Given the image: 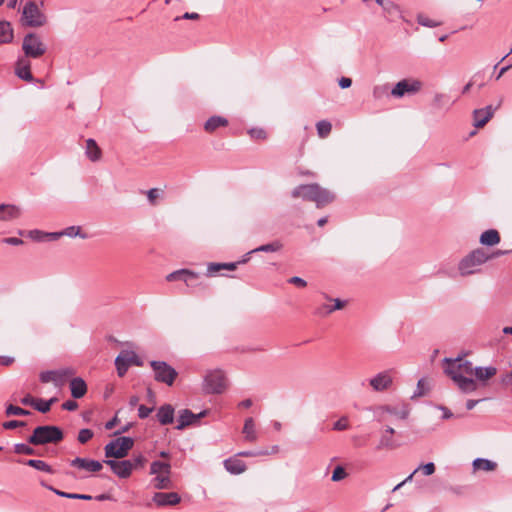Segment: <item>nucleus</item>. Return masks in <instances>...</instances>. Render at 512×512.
Instances as JSON below:
<instances>
[{
  "label": "nucleus",
  "mask_w": 512,
  "mask_h": 512,
  "mask_svg": "<svg viewBox=\"0 0 512 512\" xmlns=\"http://www.w3.org/2000/svg\"><path fill=\"white\" fill-rule=\"evenodd\" d=\"M443 362L445 374L453 380L461 392L469 394L478 389V383L472 378L475 368L470 361L457 357L444 358Z\"/></svg>",
  "instance_id": "f257e3e1"
},
{
  "label": "nucleus",
  "mask_w": 512,
  "mask_h": 512,
  "mask_svg": "<svg viewBox=\"0 0 512 512\" xmlns=\"http://www.w3.org/2000/svg\"><path fill=\"white\" fill-rule=\"evenodd\" d=\"M493 257L482 248H477L465 255L458 263L457 269L462 277L482 273V266Z\"/></svg>",
  "instance_id": "f03ea898"
},
{
  "label": "nucleus",
  "mask_w": 512,
  "mask_h": 512,
  "mask_svg": "<svg viewBox=\"0 0 512 512\" xmlns=\"http://www.w3.org/2000/svg\"><path fill=\"white\" fill-rule=\"evenodd\" d=\"M293 198H302L306 201H313L317 207L325 206L334 200V194L322 188L316 183L299 185L291 193Z\"/></svg>",
  "instance_id": "7ed1b4c3"
},
{
  "label": "nucleus",
  "mask_w": 512,
  "mask_h": 512,
  "mask_svg": "<svg viewBox=\"0 0 512 512\" xmlns=\"http://www.w3.org/2000/svg\"><path fill=\"white\" fill-rule=\"evenodd\" d=\"M64 438L62 430L57 426L45 425L38 426L28 438V443L32 445H45L49 443H58Z\"/></svg>",
  "instance_id": "20e7f679"
},
{
  "label": "nucleus",
  "mask_w": 512,
  "mask_h": 512,
  "mask_svg": "<svg viewBox=\"0 0 512 512\" xmlns=\"http://www.w3.org/2000/svg\"><path fill=\"white\" fill-rule=\"evenodd\" d=\"M227 389V378L221 369L210 370L204 376L203 390L207 394H222Z\"/></svg>",
  "instance_id": "39448f33"
},
{
  "label": "nucleus",
  "mask_w": 512,
  "mask_h": 512,
  "mask_svg": "<svg viewBox=\"0 0 512 512\" xmlns=\"http://www.w3.org/2000/svg\"><path fill=\"white\" fill-rule=\"evenodd\" d=\"M22 50L24 58L37 59L46 53L47 47L38 34L31 32L24 36L22 41Z\"/></svg>",
  "instance_id": "423d86ee"
},
{
  "label": "nucleus",
  "mask_w": 512,
  "mask_h": 512,
  "mask_svg": "<svg viewBox=\"0 0 512 512\" xmlns=\"http://www.w3.org/2000/svg\"><path fill=\"white\" fill-rule=\"evenodd\" d=\"M150 366L154 371V379L165 383L168 386L173 385L178 376L177 371L165 361L152 360Z\"/></svg>",
  "instance_id": "0eeeda50"
},
{
  "label": "nucleus",
  "mask_w": 512,
  "mask_h": 512,
  "mask_svg": "<svg viewBox=\"0 0 512 512\" xmlns=\"http://www.w3.org/2000/svg\"><path fill=\"white\" fill-rule=\"evenodd\" d=\"M422 88V82L417 79H402L391 89L390 95L400 99L405 96H413Z\"/></svg>",
  "instance_id": "6e6552de"
},
{
  "label": "nucleus",
  "mask_w": 512,
  "mask_h": 512,
  "mask_svg": "<svg viewBox=\"0 0 512 512\" xmlns=\"http://www.w3.org/2000/svg\"><path fill=\"white\" fill-rule=\"evenodd\" d=\"M131 365L142 366L143 361L134 351H131V350L121 351L120 354L115 359V366H116L118 375L120 377H123L127 373L128 368Z\"/></svg>",
  "instance_id": "1a4fd4ad"
},
{
  "label": "nucleus",
  "mask_w": 512,
  "mask_h": 512,
  "mask_svg": "<svg viewBox=\"0 0 512 512\" xmlns=\"http://www.w3.org/2000/svg\"><path fill=\"white\" fill-rule=\"evenodd\" d=\"M23 20L29 27H41L46 22L45 15L40 11L37 4L33 1L26 3L23 8Z\"/></svg>",
  "instance_id": "9d476101"
},
{
  "label": "nucleus",
  "mask_w": 512,
  "mask_h": 512,
  "mask_svg": "<svg viewBox=\"0 0 512 512\" xmlns=\"http://www.w3.org/2000/svg\"><path fill=\"white\" fill-rule=\"evenodd\" d=\"M73 374L74 371L71 368L44 371L40 374V381L43 383L52 382L56 387H62Z\"/></svg>",
  "instance_id": "9b49d317"
},
{
  "label": "nucleus",
  "mask_w": 512,
  "mask_h": 512,
  "mask_svg": "<svg viewBox=\"0 0 512 512\" xmlns=\"http://www.w3.org/2000/svg\"><path fill=\"white\" fill-rule=\"evenodd\" d=\"M198 279L199 274L188 269L176 270L166 276V280L169 282L182 280L188 287L191 288L201 285V283L198 282Z\"/></svg>",
  "instance_id": "f8f14e48"
},
{
  "label": "nucleus",
  "mask_w": 512,
  "mask_h": 512,
  "mask_svg": "<svg viewBox=\"0 0 512 512\" xmlns=\"http://www.w3.org/2000/svg\"><path fill=\"white\" fill-rule=\"evenodd\" d=\"M104 463L107 464L113 473L117 475L119 478L126 479L130 477L133 471V462L131 460H112L107 459L104 460Z\"/></svg>",
  "instance_id": "ddd939ff"
},
{
  "label": "nucleus",
  "mask_w": 512,
  "mask_h": 512,
  "mask_svg": "<svg viewBox=\"0 0 512 512\" xmlns=\"http://www.w3.org/2000/svg\"><path fill=\"white\" fill-rule=\"evenodd\" d=\"M393 378L391 371H382L369 380V385L376 392H382L391 387Z\"/></svg>",
  "instance_id": "4468645a"
},
{
  "label": "nucleus",
  "mask_w": 512,
  "mask_h": 512,
  "mask_svg": "<svg viewBox=\"0 0 512 512\" xmlns=\"http://www.w3.org/2000/svg\"><path fill=\"white\" fill-rule=\"evenodd\" d=\"M496 108L488 105L485 108L476 109L473 112V125L476 128L483 127L494 115Z\"/></svg>",
  "instance_id": "2eb2a0df"
},
{
  "label": "nucleus",
  "mask_w": 512,
  "mask_h": 512,
  "mask_svg": "<svg viewBox=\"0 0 512 512\" xmlns=\"http://www.w3.org/2000/svg\"><path fill=\"white\" fill-rule=\"evenodd\" d=\"M70 465L88 472H98L103 467L102 463L97 460L81 457H76L75 459L71 460Z\"/></svg>",
  "instance_id": "dca6fc26"
},
{
  "label": "nucleus",
  "mask_w": 512,
  "mask_h": 512,
  "mask_svg": "<svg viewBox=\"0 0 512 512\" xmlns=\"http://www.w3.org/2000/svg\"><path fill=\"white\" fill-rule=\"evenodd\" d=\"M30 69L31 63L29 59L19 57L15 65V74L17 75V77L27 82L34 81V77Z\"/></svg>",
  "instance_id": "f3484780"
},
{
  "label": "nucleus",
  "mask_w": 512,
  "mask_h": 512,
  "mask_svg": "<svg viewBox=\"0 0 512 512\" xmlns=\"http://www.w3.org/2000/svg\"><path fill=\"white\" fill-rule=\"evenodd\" d=\"M153 501L158 506H173L178 504L181 498L176 492H157L153 496Z\"/></svg>",
  "instance_id": "a211bd4d"
},
{
  "label": "nucleus",
  "mask_w": 512,
  "mask_h": 512,
  "mask_svg": "<svg viewBox=\"0 0 512 512\" xmlns=\"http://www.w3.org/2000/svg\"><path fill=\"white\" fill-rule=\"evenodd\" d=\"M21 216V209L18 206L10 204L0 205V220L10 221Z\"/></svg>",
  "instance_id": "6ab92c4d"
},
{
  "label": "nucleus",
  "mask_w": 512,
  "mask_h": 512,
  "mask_svg": "<svg viewBox=\"0 0 512 512\" xmlns=\"http://www.w3.org/2000/svg\"><path fill=\"white\" fill-rule=\"evenodd\" d=\"M382 414H381V418L382 420H384V416L383 414L384 413H387L389 415H392L398 419H406L409 415V409L406 405H402L401 407H398V406H390V405H387V406H383L380 408Z\"/></svg>",
  "instance_id": "aec40b11"
},
{
  "label": "nucleus",
  "mask_w": 512,
  "mask_h": 512,
  "mask_svg": "<svg viewBox=\"0 0 512 512\" xmlns=\"http://www.w3.org/2000/svg\"><path fill=\"white\" fill-rule=\"evenodd\" d=\"M156 416L160 424H171L174 421V408L170 404H165L158 409Z\"/></svg>",
  "instance_id": "412c9836"
},
{
  "label": "nucleus",
  "mask_w": 512,
  "mask_h": 512,
  "mask_svg": "<svg viewBox=\"0 0 512 512\" xmlns=\"http://www.w3.org/2000/svg\"><path fill=\"white\" fill-rule=\"evenodd\" d=\"M497 373V369L493 366L488 367H475L473 375L476 377V382L485 383L487 380L495 376Z\"/></svg>",
  "instance_id": "4be33fe9"
},
{
  "label": "nucleus",
  "mask_w": 512,
  "mask_h": 512,
  "mask_svg": "<svg viewBox=\"0 0 512 512\" xmlns=\"http://www.w3.org/2000/svg\"><path fill=\"white\" fill-rule=\"evenodd\" d=\"M70 390L74 398H82L87 392L86 382L80 377L73 378L70 381Z\"/></svg>",
  "instance_id": "5701e85b"
},
{
  "label": "nucleus",
  "mask_w": 512,
  "mask_h": 512,
  "mask_svg": "<svg viewBox=\"0 0 512 512\" xmlns=\"http://www.w3.org/2000/svg\"><path fill=\"white\" fill-rule=\"evenodd\" d=\"M104 450H105V457L106 458L122 459V458L126 457L125 453L123 452V450L119 446V443H118V441L116 439L110 441L109 443H107L105 445Z\"/></svg>",
  "instance_id": "b1692460"
},
{
  "label": "nucleus",
  "mask_w": 512,
  "mask_h": 512,
  "mask_svg": "<svg viewBox=\"0 0 512 512\" xmlns=\"http://www.w3.org/2000/svg\"><path fill=\"white\" fill-rule=\"evenodd\" d=\"M85 153L86 156L92 161L96 162L100 160L102 156V151L97 145L96 141L94 139H87L86 140V147H85Z\"/></svg>",
  "instance_id": "393cba45"
},
{
  "label": "nucleus",
  "mask_w": 512,
  "mask_h": 512,
  "mask_svg": "<svg viewBox=\"0 0 512 512\" xmlns=\"http://www.w3.org/2000/svg\"><path fill=\"white\" fill-rule=\"evenodd\" d=\"M225 469L234 475L243 473L246 470V465L242 460L236 458H229L224 461Z\"/></svg>",
  "instance_id": "a878e982"
},
{
  "label": "nucleus",
  "mask_w": 512,
  "mask_h": 512,
  "mask_svg": "<svg viewBox=\"0 0 512 512\" xmlns=\"http://www.w3.org/2000/svg\"><path fill=\"white\" fill-rule=\"evenodd\" d=\"M14 38V31L10 22L0 21V45L11 43Z\"/></svg>",
  "instance_id": "bb28decb"
},
{
  "label": "nucleus",
  "mask_w": 512,
  "mask_h": 512,
  "mask_svg": "<svg viewBox=\"0 0 512 512\" xmlns=\"http://www.w3.org/2000/svg\"><path fill=\"white\" fill-rule=\"evenodd\" d=\"M196 422L195 414L189 409L181 410L179 413L178 424L176 426L177 430H183L185 427L192 425Z\"/></svg>",
  "instance_id": "cd10ccee"
},
{
  "label": "nucleus",
  "mask_w": 512,
  "mask_h": 512,
  "mask_svg": "<svg viewBox=\"0 0 512 512\" xmlns=\"http://www.w3.org/2000/svg\"><path fill=\"white\" fill-rule=\"evenodd\" d=\"M244 438L248 442H255L258 439V435L255 429L254 419L249 417L245 419L244 426L242 429Z\"/></svg>",
  "instance_id": "c85d7f7f"
},
{
  "label": "nucleus",
  "mask_w": 512,
  "mask_h": 512,
  "mask_svg": "<svg viewBox=\"0 0 512 512\" xmlns=\"http://www.w3.org/2000/svg\"><path fill=\"white\" fill-rule=\"evenodd\" d=\"M325 298L328 300H332L334 302V307H330V305L324 304L321 307L317 308L316 314L320 316H326L335 310H340L345 306V302L336 298V299H330L328 296L325 295Z\"/></svg>",
  "instance_id": "c756f323"
},
{
  "label": "nucleus",
  "mask_w": 512,
  "mask_h": 512,
  "mask_svg": "<svg viewBox=\"0 0 512 512\" xmlns=\"http://www.w3.org/2000/svg\"><path fill=\"white\" fill-rule=\"evenodd\" d=\"M228 125V120L221 116H212L204 124L205 131L212 133L219 127Z\"/></svg>",
  "instance_id": "7c9ffc66"
},
{
  "label": "nucleus",
  "mask_w": 512,
  "mask_h": 512,
  "mask_svg": "<svg viewBox=\"0 0 512 512\" xmlns=\"http://www.w3.org/2000/svg\"><path fill=\"white\" fill-rule=\"evenodd\" d=\"M499 242H500L499 233L494 229L486 230L480 236V243L482 245L494 246V245L498 244Z\"/></svg>",
  "instance_id": "2f4dec72"
},
{
  "label": "nucleus",
  "mask_w": 512,
  "mask_h": 512,
  "mask_svg": "<svg viewBox=\"0 0 512 512\" xmlns=\"http://www.w3.org/2000/svg\"><path fill=\"white\" fill-rule=\"evenodd\" d=\"M41 485L46 487L47 489L53 491L56 495L60 497H65L69 499H80V500H91L92 496L86 494H77V493H68L64 491H60L58 489L53 488L52 486L46 485L44 482H41Z\"/></svg>",
  "instance_id": "473e14b6"
},
{
  "label": "nucleus",
  "mask_w": 512,
  "mask_h": 512,
  "mask_svg": "<svg viewBox=\"0 0 512 512\" xmlns=\"http://www.w3.org/2000/svg\"><path fill=\"white\" fill-rule=\"evenodd\" d=\"M474 470H482V471H494L497 467V464L489 459L484 458H476L473 461Z\"/></svg>",
  "instance_id": "72a5a7b5"
},
{
  "label": "nucleus",
  "mask_w": 512,
  "mask_h": 512,
  "mask_svg": "<svg viewBox=\"0 0 512 512\" xmlns=\"http://www.w3.org/2000/svg\"><path fill=\"white\" fill-rule=\"evenodd\" d=\"M283 248V244L281 241L279 240H275L273 242H270V243H267V244H264V245H261L255 249H252L250 251V253H257V252H267V253H272V252H278L280 251L281 249Z\"/></svg>",
  "instance_id": "f704fd0d"
},
{
  "label": "nucleus",
  "mask_w": 512,
  "mask_h": 512,
  "mask_svg": "<svg viewBox=\"0 0 512 512\" xmlns=\"http://www.w3.org/2000/svg\"><path fill=\"white\" fill-rule=\"evenodd\" d=\"M150 473L153 475L170 474L171 465L168 462L154 461L151 463Z\"/></svg>",
  "instance_id": "c9c22d12"
},
{
  "label": "nucleus",
  "mask_w": 512,
  "mask_h": 512,
  "mask_svg": "<svg viewBox=\"0 0 512 512\" xmlns=\"http://www.w3.org/2000/svg\"><path fill=\"white\" fill-rule=\"evenodd\" d=\"M22 463L25 465H28L30 467H33L39 471H43V472H46L49 474L54 473L53 468L42 460L30 459V460L24 461Z\"/></svg>",
  "instance_id": "e433bc0d"
},
{
  "label": "nucleus",
  "mask_w": 512,
  "mask_h": 512,
  "mask_svg": "<svg viewBox=\"0 0 512 512\" xmlns=\"http://www.w3.org/2000/svg\"><path fill=\"white\" fill-rule=\"evenodd\" d=\"M171 479H170V474H160V475H156L155 478L153 479V486L156 488V489H168L171 487Z\"/></svg>",
  "instance_id": "4c0bfd02"
},
{
  "label": "nucleus",
  "mask_w": 512,
  "mask_h": 512,
  "mask_svg": "<svg viewBox=\"0 0 512 512\" xmlns=\"http://www.w3.org/2000/svg\"><path fill=\"white\" fill-rule=\"evenodd\" d=\"M398 445L395 443L392 435L382 434L379 443L377 445V449H394Z\"/></svg>",
  "instance_id": "58836bf2"
},
{
  "label": "nucleus",
  "mask_w": 512,
  "mask_h": 512,
  "mask_svg": "<svg viewBox=\"0 0 512 512\" xmlns=\"http://www.w3.org/2000/svg\"><path fill=\"white\" fill-rule=\"evenodd\" d=\"M390 95L388 84L375 85L372 90V96L375 100H380Z\"/></svg>",
  "instance_id": "ea45409f"
},
{
  "label": "nucleus",
  "mask_w": 512,
  "mask_h": 512,
  "mask_svg": "<svg viewBox=\"0 0 512 512\" xmlns=\"http://www.w3.org/2000/svg\"><path fill=\"white\" fill-rule=\"evenodd\" d=\"M317 133L320 138H326L332 130V125L329 121L321 120L316 124Z\"/></svg>",
  "instance_id": "a19ab883"
},
{
  "label": "nucleus",
  "mask_w": 512,
  "mask_h": 512,
  "mask_svg": "<svg viewBox=\"0 0 512 512\" xmlns=\"http://www.w3.org/2000/svg\"><path fill=\"white\" fill-rule=\"evenodd\" d=\"M384 12L392 17H402V11L398 4H396L393 1H387V4H385Z\"/></svg>",
  "instance_id": "79ce46f5"
},
{
  "label": "nucleus",
  "mask_w": 512,
  "mask_h": 512,
  "mask_svg": "<svg viewBox=\"0 0 512 512\" xmlns=\"http://www.w3.org/2000/svg\"><path fill=\"white\" fill-rule=\"evenodd\" d=\"M56 401V398L49 400L39 399L35 402L34 408L41 413H47L51 409V405Z\"/></svg>",
  "instance_id": "37998d69"
},
{
  "label": "nucleus",
  "mask_w": 512,
  "mask_h": 512,
  "mask_svg": "<svg viewBox=\"0 0 512 512\" xmlns=\"http://www.w3.org/2000/svg\"><path fill=\"white\" fill-rule=\"evenodd\" d=\"M30 411L29 410H26V409H23L21 407H18V406H14L12 404H9L7 407H6V410H5V414L7 416H27V415H30Z\"/></svg>",
  "instance_id": "c03bdc74"
},
{
  "label": "nucleus",
  "mask_w": 512,
  "mask_h": 512,
  "mask_svg": "<svg viewBox=\"0 0 512 512\" xmlns=\"http://www.w3.org/2000/svg\"><path fill=\"white\" fill-rule=\"evenodd\" d=\"M119 443V446L127 456L129 451L133 448L134 440L131 437H119L116 439Z\"/></svg>",
  "instance_id": "a18cd8bd"
},
{
  "label": "nucleus",
  "mask_w": 512,
  "mask_h": 512,
  "mask_svg": "<svg viewBox=\"0 0 512 512\" xmlns=\"http://www.w3.org/2000/svg\"><path fill=\"white\" fill-rule=\"evenodd\" d=\"M119 443V446L127 456L129 451L133 448L134 440L131 437H119L116 439Z\"/></svg>",
  "instance_id": "49530a36"
},
{
  "label": "nucleus",
  "mask_w": 512,
  "mask_h": 512,
  "mask_svg": "<svg viewBox=\"0 0 512 512\" xmlns=\"http://www.w3.org/2000/svg\"><path fill=\"white\" fill-rule=\"evenodd\" d=\"M62 236L67 237H76L79 236L82 239H85L87 236L86 234L81 233V228L79 226H70L62 230Z\"/></svg>",
  "instance_id": "de8ad7c7"
},
{
  "label": "nucleus",
  "mask_w": 512,
  "mask_h": 512,
  "mask_svg": "<svg viewBox=\"0 0 512 512\" xmlns=\"http://www.w3.org/2000/svg\"><path fill=\"white\" fill-rule=\"evenodd\" d=\"M14 452L17 454H24V455H34L35 450L24 443H17L14 445Z\"/></svg>",
  "instance_id": "09e8293b"
},
{
  "label": "nucleus",
  "mask_w": 512,
  "mask_h": 512,
  "mask_svg": "<svg viewBox=\"0 0 512 512\" xmlns=\"http://www.w3.org/2000/svg\"><path fill=\"white\" fill-rule=\"evenodd\" d=\"M427 391H428V386H427L425 379H420L417 383V388L414 391L411 398L414 399L417 397H422L426 394Z\"/></svg>",
  "instance_id": "8fccbe9b"
},
{
  "label": "nucleus",
  "mask_w": 512,
  "mask_h": 512,
  "mask_svg": "<svg viewBox=\"0 0 512 512\" xmlns=\"http://www.w3.org/2000/svg\"><path fill=\"white\" fill-rule=\"evenodd\" d=\"M435 464L433 462H429V463H426V464H423V465H420L418 466L415 470H414V473H417L419 471H422V473L426 476H430L432 475L434 472H435Z\"/></svg>",
  "instance_id": "3c124183"
},
{
  "label": "nucleus",
  "mask_w": 512,
  "mask_h": 512,
  "mask_svg": "<svg viewBox=\"0 0 512 512\" xmlns=\"http://www.w3.org/2000/svg\"><path fill=\"white\" fill-rule=\"evenodd\" d=\"M93 435L94 433L92 430L88 428L81 429L78 433V441L81 444H85L93 437Z\"/></svg>",
  "instance_id": "603ef678"
},
{
  "label": "nucleus",
  "mask_w": 512,
  "mask_h": 512,
  "mask_svg": "<svg viewBox=\"0 0 512 512\" xmlns=\"http://www.w3.org/2000/svg\"><path fill=\"white\" fill-rule=\"evenodd\" d=\"M241 457H257V456H266L269 455V450H258V451H242L237 454Z\"/></svg>",
  "instance_id": "864d4df0"
},
{
  "label": "nucleus",
  "mask_w": 512,
  "mask_h": 512,
  "mask_svg": "<svg viewBox=\"0 0 512 512\" xmlns=\"http://www.w3.org/2000/svg\"><path fill=\"white\" fill-rule=\"evenodd\" d=\"M346 476H347V473L344 470V468L341 467V466H337L333 470L331 479H332V481L337 482V481H340V480L344 479Z\"/></svg>",
  "instance_id": "5fc2aeb1"
},
{
  "label": "nucleus",
  "mask_w": 512,
  "mask_h": 512,
  "mask_svg": "<svg viewBox=\"0 0 512 512\" xmlns=\"http://www.w3.org/2000/svg\"><path fill=\"white\" fill-rule=\"evenodd\" d=\"M26 423L24 421H19V420H10V421H6L2 424V427L6 430H12V429H16L18 427H23L25 426Z\"/></svg>",
  "instance_id": "6e6d98bb"
},
{
  "label": "nucleus",
  "mask_w": 512,
  "mask_h": 512,
  "mask_svg": "<svg viewBox=\"0 0 512 512\" xmlns=\"http://www.w3.org/2000/svg\"><path fill=\"white\" fill-rule=\"evenodd\" d=\"M348 418L346 416L341 417L338 421H336L333 425V429L337 431H343L348 429Z\"/></svg>",
  "instance_id": "4d7b16f0"
},
{
  "label": "nucleus",
  "mask_w": 512,
  "mask_h": 512,
  "mask_svg": "<svg viewBox=\"0 0 512 512\" xmlns=\"http://www.w3.org/2000/svg\"><path fill=\"white\" fill-rule=\"evenodd\" d=\"M417 21L420 25L425 26V27H430V28L436 27L438 25L435 21H433L423 15H419L417 17Z\"/></svg>",
  "instance_id": "13d9d810"
},
{
  "label": "nucleus",
  "mask_w": 512,
  "mask_h": 512,
  "mask_svg": "<svg viewBox=\"0 0 512 512\" xmlns=\"http://www.w3.org/2000/svg\"><path fill=\"white\" fill-rule=\"evenodd\" d=\"M28 236L35 241L45 240V232L37 229L29 231Z\"/></svg>",
  "instance_id": "bf43d9fd"
},
{
  "label": "nucleus",
  "mask_w": 512,
  "mask_h": 512,
  "mask_svg": "<svg viewBox=\"0 0 512 512\" xmlns=\"http://www.w3.org/2000/svg\"><path fill=\"white\" fill-rule=\"evenodd\" d=\"M153 411V408L147 407L145 405H140L138 408V416L141 419L147 418L150 413Z\"/></svg>",
  "instance_id": "052dcab7"
},
{
  "label": "nucleus",
  "mask_w": 512,
  "mask_h": 512,
  "mask_svg": "<svg viewBox=\"0 0 512 512\" xmlns=\"http://www.w3.org/2000/svg\"><path fill=\"white\" fill-rule=\"evenodd\" d=\"M222 264L221 263H209L208 266H207V275L211 276L213 275L214 273L222 270Z\"/></svg>",
  "instance_id": "680f3d73"
},
{
  "label": "nucleus",
  "mask_w": 512,
  "mask_h": 512,
  "mask_svg": "<svg viewBox=\"0 0 512 512\" xmlns=\"http://www.w3.org/2000/svg\"><path fill=\"white\" fill-rule=\"evenodd\" d=\"M158 197H159V190L157 188H152L147 191V198L152 205H154L156 203V199Z\"/></svg>",
  "instance_id": "e2e57ef3"
},
{
  "label": "nucleus",
  "mask_w": 512,
  "mask_h": 512,
  "mask_svg": "<svg viewBox=\"0 0 512 512\" xmlns=\"http://www.w3.org/2000/svg\"><path fill=\"white\" fill-rule=\"evenodd\" d=\"M249 134L252 138L255 139H264L266 137V133L263 129L253 128L249 130Z\"/></svg>",
  "instance_id": "0e129e2a"
},
{
  "label": "nucleus",
  "mask_w": 512,
  "mask_h": 512,
  "mask_svg": "<svg viewBox=\"0 0 512 512\" xmlns=\"http://www.w3.org/2000/svg\"><path fill=\"white\" fill-rule=\"evenodd\" d=\"M288 283L296 285L301 288L306 287V285H307V282L298 276H293V277L289 278Z\"/></svg>",
  "instance_id": "69168bd1"
},
{
  "label": "nucleus",
  "mask_w": 512,
  "mask_h": 512,
  "mask_svg": "<svg viewBox=\"0 0 512 512\" xmlns=\"http://www.w3.org/2000/svg\"><path fill=\"white\" fill-rule=\"evenodd\" d=\"M131 461L133 462V470H134L136 468L143 467L144 464L146 463V458L143 455H138V456L134 457Z\"/></svg>",
  "instance_id": "338daca9"
},
{
  "label": "nucleus",
  "mask_w": 512,
  "mask_h": 512,
  "mask_svg": "<svg viewBox=\"0 0 512 512\" xmlns=\"http://www.w3.org/2000/svg\"><path fill=\"white\" fill-rule=\"evenodd\" d=\"M2 242L5 244H8V245H13V246L22 245L24 243L22 239L17 238V237L3 238Z\"/></svg>",
  "instance_id": "774afa93"
}]
</instances>
